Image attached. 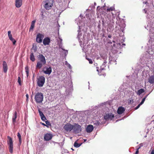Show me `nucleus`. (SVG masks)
Wrapping results in <instances>:
<instances>
[{
    "instance_id": "29",
    "label": "nucleus",
    "mask_w": 154,
    "mask_h": 154,
    "mask_svg": "<svg viewBox=\"0 0 154 154\" xmlns=\"http://www.w3.org/2000/svg\"><path fill=\"white\" fill-rule=\"evenodd\" d=\"M10 40H11L13 42V45H15L16 41L14 39V38H10L9 39Z\"/></svg>"
},
{
    "instance_id": "28",
    "label": "nucleus",
    "mask_w": 154,
    "mask_h": 154,
    "mask_svg": "<svg viewBox=\"0 0 154 154\" xmlns=\"http://www.w3.org/2000/svg\"><path fill=\"white\" fill-rule=\"evenodd\" d=\"M114 8L113 7H111L110 8H107L106 10V11L107 12H110L111 11L114 10Z\"/></svg>"
},
{
    "instance_id": "11",
    "label": "nucleus",
    "mask_w": 154,
    "mask_h": 154,
    "mask_svg": "<svg viewBox=\"0 0 154 154\" xmlns=\"http://www.w3.org/2000/svg\"><path fill=\"white\" fill-rule=\"evenodd\" d=\"M50 42V39L48 37L45 38L43 40V43L45 45H49Z\"/></svg>"
},
{
    "instance_id": "16",
    "label": "nucleus",
    "mask_w": 154,
    "mask_h": 154,
    "mask_svg": "<svg viewBox=\"0 0 154 154\" xmlns=\"http://www.w3.org/2000/svg\"><path fill=\"white\" fill-rule=\"evenodd\" d=\"M94 129L93 125H89L87 127L86 129V132L88 133H90Z\"/></svg>"
},
{
    "instance_id": "14",
    "label": "nucleus",
    "mask_w": 154,
    "mask_h": 154,
    "mask_svg": "<svg viewBox=\"0 0 154 154\" xmlns=\"http://www.w3.org/2000/svg\"><path fill=\"white\" fill-rule=\"evenodd\" d=\"M38 111L42 120L44 121H45L46 120V119L43 112L40 110V109H38Z\"/></svg>"
},
{
    "instance_id": "1",
    "label": "nucleus",
    "mask_w": 154,
    "mask_h": 154,
    "mask_svg": "<svg viewBox=\"0 0 154 154\" xmlns=\"http://www.w3.org/2000/svg\"><path fill=\"white\" fill-rule=\"evenodd\" d=\"M38 58L39 61L37 63L36 67L37 69H40L43 65L45 64L46 61L45 57L42 54L39 55Z\"/></svg>"
},
{
    "instance_id": "34",
    "label": "nucleus",
    "mask_w": 154,
    "mask_h": 154,
    "mask_svg": "<svg viewBox=\"0 0 154 154\" xmlns=\"http://www.w3.org/2000/svg\"><path fill=\"white\" fill-rule=\"evenodd\" d=\"M145 100V98H143L141 102L140 103V105H142L143 104Z\"/></svg>"
},
{
    "instance_id": "18",
    "label": "nucleus",
    "mask_w": 154,
    "mask_h": 154,
    "mask_svg": "<svg viewBox=\"0 0 154 154\" xmlns=\"http://www.w3.org/2000/svg\"><path fill=\"white\" fill-rule=\"evenodd\" d=\"M17 117V113L16 111H15L14 113V116L12 118V122L14 125L16 122V119Z\"/></svg>"
},
{
    "instance_id": "3",
    "label": "nucleus",
    "mask_w": 154,
    "mask_h": 154,
    "mask_svg": "<svg viewBox=\"0 0 154 154\" xmlns=\"http://www.w3.org/2000/svg\"><path fill=\"white\" fill-rule=\"evenodd\" d=\"M7 143L9 145V151L11 153H13V143L12 138L9 136L7 137Z\"/></svg>"
},
{
    "instance_id": "13",
    "label": "nucleus",
    "mask_w": 154,
    "mask_h": 154,
    "mask_svg": "<svg viewBox=\"0 0 154 154\" xmlns=\"http://www.w3.org/2000/svg\"><path fill=\"white\" fill-rule=\"evenodd\" d=\"M22 4V0H15V6L17 8L20 7Z\"/></svg>"
},
{
    "instance_id": "23",
    "label": "nucleus",
    "mask_w": 154,
    "mask_h": 154,
    "mask_svg": "<svg viewBox=\"0 0 154 154\" xmlns=\"http://www.w3.org/2000/svg\"><path fill=\"white\" fill-rule=\"evenodd\" d=\"M145 91L144 89L143 88H141L138 90L137 92V94L138 95H140Z\"/></svg>"
},
{
    "instance_id": "33",
    "label": "nucleus",
    "mask_w": 154,
    "mask_h": 154,
    "mask_svg": "<svg viewBox=\"0 0 154 154\" xmlns=\"http://www.w3.org/2000/svg\"><path fill=\"white\" fill-rule=\"evenodd\" d=\"M94 124H95L97 126L99 125L100 124V122L98 121H95V122L94 123Z\"/></svg>"
},
{
    "instance_id": "10",
    "label": "nucleus",
    "mask_w": 154,
    "mask_h": 154,
    "mask_svg": "<svg viewBox=\"0 0 154 154\" xmlns=\"http://www.w3.org/2000/svg\"><path fill=\"white\" fill-rule=\"evenodd\" d=\"M52 137V135L51 134H45L44 136V140L45 141H49L51 139Z\"/></svg>"
},
{
    "instance_id": "32",
    "label": "nucleus",
    "mask_w": 154,
    "mask_h": 154,
    "mask_svg": "<svg viewBox=\"0 0 154 154\" xmlns=\"http://www.w3.org/2000/svg\"><path fill=\"white\" fill-rule=\"evenodd\" d=\"M134 101L133 100L132 98H130V100H129L128 101V103L129 104H132L133 103Z\"/></svg>"
},
{
    "instance_id": "31",
    "label": "nucleus",
    "mask_w": 154,
    "mask_h": 154,
    "mask_svg": "<svg viewBox=\"0 0 154 154\" xmlns=\"http://www.w3.org/2000/svg\"><path fill=\"white\" fill-rule=\"evenodd\" d=\"M86 59L89 61V63H90L92 64L93 63V62L92 60L91 59L89 58H86Z\"/></svg>"
},
{
    "instance_id": "21",
    "label": "nucleus",
    "mask_w": 154,
    "mask_h": 154,
    "mask_svg": "<svg viewBox=\"0 0 154 154\" xmlns=\"http://www.w3.org/2000/svg\"><path fill=\"white\" fill-rule=\"evenodd\" d=\"M36 22L35 20L32 21L31 23V26L29 28V30H32L35 26V24Z\"/></svg>"
},
{
    "instance_id": "44",
    "label": "nucleus",
    "mask_w": 154,
    "mask_h": 154,
    "mask_svg": "<svg viewBox=\"0 0 154 154\" xmlns=\"http://www.w3.org/2000/svg\"><path fill=\"white\" fill-rule=\"evenodd\" d=\"M108 37L109 38H111V35H109Z\"/></svg>"
},
{
    "instance_id": "37",
    "label": "nucleus",
    "mask_w": 154,
    "mask_h": 154,
    "mask_svg": "<svg viewBox=\"0 0 154 154\" xmlns=\"http://www.w3.org/2000/svg\"><path fill=\"white\" fill-rule=\"evenodd\" d=\"M139 153V150L137 149L136 151L135 152V154H138Z\"/></svg>"
},
{
    "instance_id": "12",
    "label": "nucleus",
    "mask_w": 154,
    "mask_h": 154,
    "mask_svg": "<svg viewBox=\"0 0 154 154\" xmlns=\"http://www.w3.org/2000/svg\"><path fill=\"white\" fill-rule=\"evenodd\" d=\"M2 65L4 72L5 73H6L8 70V67L7 63L5 61H3Z\"/></svg>"
},
{
    "instance_id": "2",
    "label": "nucleus",
    "mask_w": 154,
    "mask_h": 154,
    "mask_svg": "<svg viewBox=\"0 0 154 154\" xmlns=\"http://www.w3.org/2000/svg\"><path fill=\"white\" fill-rule=\"evenodd\" d=\"M43 95L42 93L38 92L35 95V99L37 103H41L43 100Z\"/></svg>"
},
{
    "instance_id": "30",
    "label": "nucleus",
    "mask_w": 154,
    "mask_h": 154,
    "mask_svg": "<svg viewBox=\"0 0 154 154\" xmlns=\"http://www.w3.org/2000/svg\"><path fill=\"white\" fill-rule=\"evenodd\" d=\"M18 82L20 85H21L22 84L21 82V79L20 77H18Z\"/></svg>"
},
{
    "instance_id": "25",
    "label": "nucleus",
    "mask_w": 154,
    "mask_h": 154,
    "mask_svg": "<svg viewBox=\"0 0 154 154\" xmlns=\"http://www.w3.org/2000/svg\"><path fill=\"white\" fill-rule=\"evenodd\" d=\"M17 136L19 140L20 144H21L22 143L21 137V135L19 132L17 133Z\"/></svg>"
},
{
    "instance_id": "6",
    "label": "nucleus",
    "mask_w": 154,
    "mask_h": 154,
    "mask_svg": "<svg viewBox=\"0 0 154 154\" xmlns=\"http://www.w3.org/2000/svg\"><path fill=\"white\" fill-rule=\"evenodd\" d=\"M45 78L43 76H41L38 79L37 84L40 87H42L45 82Z\"/></svg>"
},
{
    "instance_id": "9",
    "label": "nucleus",
    "mask_w": 154,
    "mask_h": 154,
    "mask_svg": "<svg viewBox=\"0 0 154 154\" xmlns=\"http://www.w3.org/2000/svg\"><path fill=\"white\" fill-rule=\"evenodd\" d=\"M44 35L40 33H38L37 35L36 41L37 42L40 43L42 42Z\"/></svg>"
},
{
    "instance_id": "41",
    "label": "nucleus",
    "mask_w": 154,
    "mask_h": 154,
    "mask_svg": "<svg viewBox=\"0 0 154 154\" xmlns=\"http://www.w3.org/2000/svg\"><path fill=\"white\" fill-rule=\"evenodd\" d=\"M149 94H148L147 95H146V96H145V97H144L143 98H145V99H146V98L147 97V96H148V95H149Z\"/></svg>"
},
{
    "instance_id": "20",
    "label": "nucleus",
    "mask_w": 154,
    "mask_h": 154,
    "mask_svg": "<svg viewBox=\"0 0 154 154\" xmlns=\"http://www.w3.org/2000/svg\"><path fill=\"white\" fill-rule=\"evenodd\" d=\"M107 62L106 60H104V61L102 64V65L100 66V70H102L105 69V68Z\"/></svg>"
},
{
    "instance_id": "17",
    "label": "nucleus",
    "mask_w": 154,
    "mask_h": 154,
    "mask_svg": "<svg viewBox=\"0 0 154 154\" xmlns=\"http://www.w3.org/2000/svg\"><path fill=\"white\" fill-rule=\"evenodd\" d=\"M46 74L48 75H50L51 73L52 72V69L51 67H49V68H47L46 69V70L45 71H43Z\"/></svg>"
},
{
    "instance_id": "19",
    "label": "nucleus",
    "mask_w": 154,
    "mask_h": 154,
    "mask_svg": "<svg viewBox=\"0 0 154 154\" xmlns=\"http://www.w3.org/2000/svg\"><path fill=\"white\" fill-rule=\"evenodd\" d=\"M148 82L151 84L154 83V76L152 75L148 79Z\"/></svg>"
},
{
    "instance_id": "5",
    "label": "nucleus",
    "mask_w": 154,
    "mask_h": 154,
    "mask_svg": "<svg viewBox=\"0 0 154 154\" xmlns=\"http://www.w3.org/2000/svg\"><path fill=\"white\" fill-rule=\"evenodd\" d=\"M75 134H78L81 132L82 130L81 126L78 124H75L73 125V129Z\"/></svg>"
},
{
    "instance_id": "40",
    "label": "nucleus",
    "mask_w": 154,
    "mask_h": 154,
    "mask_svg": "<svg viewBox=\"0 0 154 154\" xmlns=\"http://www.w3.org/2000/svg\"><path fill=\"white\" fill-rule=\"evenodd\" d=\"M150 154H154V150L153 149L152 150Z\"/></svg>"
},
{
    "instance_id": "15",
    "label": "nucleus",
    "mask_w": 154,
    "mask_h": 154,
    "mask_svg": "<svg viewBox=\"0 0 154 154\" xmlns=\"http://www.w3.org/2000/svg\"><path fill=\"white\" fill-rule=\"evenodd\" d=\"M125 111V109L122 106L119 107L118 108L117 110V113L119 115L122 114Z\"/></svg>"
},
{
    "instance_id": "24",
    "label": "nucleus",
    "mask_w": 154,
    "mask_h": 154,
    "mask_svg": "<svg viewBox=\"0 0 154 154\" xmlns=\"http://www.w3.org/2000/svg\"><path fill=\"white\" fill-rule=\"evenodd\" d=\"M25 72L26 74L27 77L28 78L29 76V69L28 66H26L25 67Z\"/></svg>"
},
{
    "instance_id": "38",
    "label": "nucleus",
    "mask_w": 154,
    "mask_h": 154,
    "mask_svg": "<svg viewBox=\"0 0 154 154\" xmlns=\"http://www.w3.org/2000/svg\"><path fill=\"white\" fill-rule=\"evenodd\" d=\"M101 57L103 58V59H105L106 58H107V56H105L104 57H103V56H101Z\"/></svg>"
},
{
    "instance_id": "26",
    "label": "nucleus",
    "mask_w": 154,
    "mask_h": 154,
    "mask_svg": "<svg viewBox=\"0 0 154 154\" xmlns=\"http://www.w3.org/2000/svg\"><path fill=\"white\" fill-rule=\"evenodd\" d=\"M74 146L75 147H79L81 146V144L75 142L74 143Z\"/></svg>"
},
{
    "instance_id": "42",
    "label": "nucleus",
    "mask_w": 154,
    "mask_h": 154,
    "mask_svg": "<svg viewBox=\"0 0 154 154\" xmlns=\"http://www.w3.org/2000/svg\"><path fill=\"white\" fill-rule=\"evenodd\" d=\"M42 124L44 126H47L46 125L44 124V123H42Z\"/></svg>"
},
{
    "instance_id": "43",
    "label": "nucleus",
    "mask_w": 154,
    "mask_h": 154,
    "mask_svg": "<svg viewBox=\"0 0 154 154\" xmlns=\"http://www.w3.org/2000/svg\"><path fill=\"white\" fill-rule=\"evenodd\" d=\"M26 96V97H27V98L28 99V94H27Z\"/></svg>"
},
{
    "instance_id": "46",
    "label": "nucleus",
    "mask_w": 154,
    "mask_h": 154,
    "mask_svg": "<svg viewBox=\"0 0 154 154\" xmlns=\"http://www.w3.org/2000/svg\"><path fill=\"white\" fill-rule=\"evenodd\" d=\"M113 42H115L114 41H113Z\"/></svg>"
},
{
    "instance_id": "35",
    "label": "nucleus",
    "mask_w": 154,
    "mask_h": 154,
    "mask_svg": "<svg viewBox=\"0 0 154 154\" xmlns=\"http://www.w3.org/2000/svg\"><path fill=\"white\" fill-rule=\"evenodd\" d=\"M141 105H140V103L139 105H138V106L136 107L135 108V109H137Z\"/></svg>"
},
{
    "instance_id": "39",
    "label": "nucleus",
    "mask_w": 154,
    "mask_h": 154,
    "mask_svg": "<svg viewBox=\"0 0 154 154\" xmlns=\"http://www.w3.org/2000/svg\"><path fill=\"white\" fill-rule=\"evenodd\" d=\"M45 123L47 125H49V122L48 121H45Z\"/></svg>"
},
{
    "instance_id": "22",
    "label": "nucleus",
    "mask_w": 154,
    "mask_h": 154,
    "mask_svg": "<svg viewBox=\"0 0 154 154\" xmlns=\"http://www.w3.org/2000/svg\"><path fill=\"white\" fill-rule=\"evenodd\" d=\"M30 59L31 60L34 62L35 60V56L33 52L31 53L30 55Z\"/></svg>"
},
{
    "instance_id": "36",
    "label": "nucleus",
    "mask_w": 154,
    "mask_h": 154,
    "mask_svg": "<svg viewBox=\"0 0 154 154\" xmlns=\"http://www.w3.org/2000/svg\"><path fill=\"white\" fill-rule=\"evenodd\" d=\"M142 146H143V145H142L141 144H140V145H139V146L138 148L137 149L139 150V149L141 148V147Z\"/></svg>"
},
{
    "instance_id": "4",
    "label": "nucleus",
    "mask_w": 154,
    "mask_h": 154,
    "mask_svg": "<svg viewBox=\"0 0 154 154\" xmlns=\"http://www.w3.org/2000/svg\"><path fill=\"white\" fill-rule=\"evenodd\" d=\"M53 0H46L45 3L44 7L47 10H49L51 9L53 5Z\"/></svg>"
},
{
    "instance_id": "8",
    "label": "nucleus",
    "mask_w": 154,
    "mask_h": 154,
    "mask_svg": "<svg viewBox=\"0 0 154 154\" xmlns=\"http://www.w3.org/2000/svg\"><path fill=\"white\" fill-rule=\"evenodd\" d=\"M114 115L112 113L106 114L104 116V119L106 120H112L114 118Z\"/></svg>"
},
{
    "instance_id": "45",
    "label": "nucleus",
    "mask_w": 154,
    "mask_h": 154,
    "mask_svg": "<svg viewBox=\"0 0 154 154\" xmlns=\"http://www.w3.org/2000/svg\"><path fill=\"white\" fill-rule=\"evenodd\" d=\"M97 70L98 72L99 71V70L98 69H97Z\"/></svg>"
},
{
    "instance_id": "7",
    "label": "nucleus",
    "mask_w": 154,
    "mask_h": 154,
    "mask_svg": "<svg viewBox=\"0 0 154 154\" xmlns=\"http://www.w3.org/2000/svg\"><path fill=\"white\" fill-rule=\"evenodd\" d=\"M73 125L69 123L65 125L63 127L64 131L66 132H70L73 129Z\"/></svg>"
},
{
    "instance_id": "27",
    "label": "nucleus",
    "mask_w": 154,
    "mask_h": 154,
    "mask_svg": "<svg viewBox=\"0 0 154 154\" xmlns=\"http://www.w3.org/2000/svg\"><path fill=\"white\" fill-rule=\"evenodd\" d=\"M11 33V32L10 31H9L8 32V35L9 39L12 38V35Z\"/></svg>"
}]
</instances>
